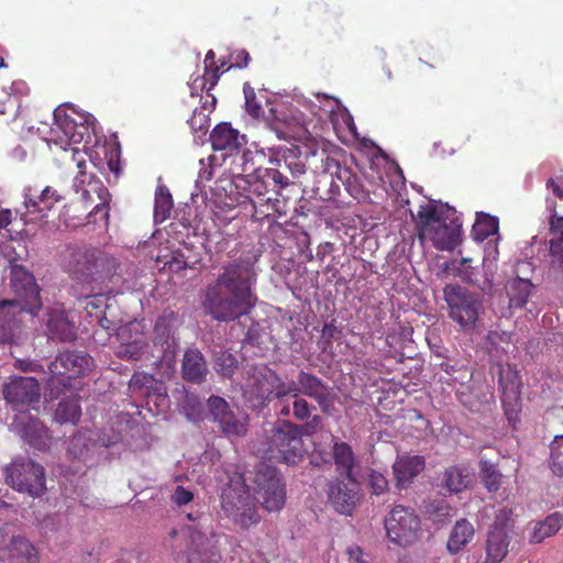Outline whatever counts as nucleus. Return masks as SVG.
Returning a JSON list of instances; mask_svg holds the SVG:
<instances>
[{
  "label": "nucleus",
  "instance_id": "obj_1",
  "mask_svg": "<svg viewBox=\"0 0 563 563\" xmlns=\"http://www.w3.org/2000/svg\"><path fill=\"white\" fill-rule=\"evenodd\" d=\"M255 260L240 257L223 266L222 273L203 290V311L219 322L234 321L250 313L256 303Z\"/></svg>",
  "mask_w": 563,
  "mask_h": 563
},
{
  "label": "nucleus",
  "instance_id": "obj_2",
  "mask_svg": "<svg viewBox=\"0 0 563 563\" xmlns=\"http://www.w3.org/2000/svg\"><path fill=\"white\" fill-rule=\"evenodd\" d=\"M420 239L429 240L438 250H452L460 241L461 222L455 209L430 201L419 207Z\"/></svg>",
  "mask_w": 563,
  "mask_h": 563
},
{
  "label": "nucleus",
  "instance_id": "obj_3",
  "mask_svg": "<svg viewBox=\"0 0 563 563\" xmlns=\"http://www.w3.org/2000/svg\"><path fill=\"white\" fill-rule=\"evenodd\" d=\"M66 269L74 278L89 283L119 276L121 264L104 251L77 247L69 251Z\"/></svg>",
  "mask_w": 563,
  "mask_h": 563
},
{
  "label": "nucleus",
  "instance_id": "obj_4",
  "mask_svg": "<svg viewBox=\"0 0 563 563\" xmlns=\"http://www.w3.org/2000/svg\"><path fill=\"white\" fill-rule=\"evenodd\" d=\"M52 139L67 152V146L81 143L95 132V119L89 113H78L73 106H60L54 111Z\"/></svg>",
  "mask_w": 563,
  "mask_h": 563
},
{
  "label": "nucleus",
  "instance_id": "obj_5",
  "mask_svg": "<svg viewBox=\"0 0 563 563\" xmlns=\"http://www.w3.org/2000/svg\"><path fill=\"white\" fill-rule=\"evenodd\" d=\"M266 432L271 457L289 465H295L303 459L305 448L300 426L289 420H278Z\"/></svg>",
  "mask_w": 563,
  "mask_h": 563
},
{
  "label": "nucleus",
  "instance_id": "obj_6",
  "mask_svg": "<svg viewBox=\"0 0 563 563\" xmlns=\"http://www.w3.org/2000/svg\"><path fill=\"white\" fill-rule=\"evenodd\" d=\"M196 525L187 528L189 534L188 560L190 563H218L220 554L217 550V541L210 518L203 515H187Z\"/></svg>",
  "mask_w": 563,
  "mask_h": 563
},
{
  "label": "nucleus",
  "instance_id": "obj_7",
  "mask_svg": "<svg viewBox=\"0 0 563 563\" xmlns=\"http://www.w3.org/2000/svg\"><path fill=\"white\" fill-rule=\"evenodd\" d=\"M253 489L257 501L267 511L280 510L286 500V487L278 471L265 463L254 473Z\"/></svg>",
  "mask_w": 563,
  "mask_h": 563
},
{
  "label": "nucleus",
  "instance_id": "obj_8",
  "mask_svg": "<svg viewBox=\"0 0 563 563\" xmlns=\"http://www.w3.org/2000/svg\"><path fill=\"white\" fill-rule=\"evenodd\" d=\"M222 509L243 529H249L260 522L254 499L245 487L236 483L235 487H228L222 492Z\"/></svg>",
  "mask_w": 563,
  "mask_h": 563
},
{
  "label": "nucleus",
  "instance_id": "obj_9",
  "mask_svg": "<svg viewBox=\"0 0 563 563\" xmlns=\"http://www.w3.org/2000/svg\"><path fill=\"white\" fill-rule=\"evenodd\" d=\"M45 482L44 467L31 460L18 459L7 467V483L32 497H38L45 492Z\"/></svg>",
  "mask_w": 563,
  "mask_h": 563
},
{
  "label": "nucleus",
  "instance_id": "obj_10",
  "mask_svg": "<svg viewBox=\"0 0 563 563\" xmlns=\"http://www.w3.org/2000/svg\"><path fill=\"white\" fill-rule=\"evenodd\" d=\"M10 287L15 295L11 300H3L0 307L16 305L21 310L35 314L41 308L40 290L34 276L21 265L10 266Z\"/></svg>",
  "mask_w": 563,
  "mask_h": 563
},
{
  "label": "nucleus",
  "instance_id": "obj_11",
  "mask_svg": "<svg viewBox=\"0 0 563 563\" xmlns=\"http://www.w3.org/2000/svg\"><path fill=\"white\" fill-rule=\"evenodd\" d=\"M385 529L391 542L404 547L416 542L421 533L418 516L400 505L394 507L386 517Z\"/></svg>",
  "mask_w": 563,
  "mask_h": 563
},
{
  "label": "nucleus",
  "instance_id": "obj_12",
  "mask_svg": "<svg viewBox=\"0 0 563 563\" xmlns=\"http://www.w3.org/2000/svg\"><path fill=\"white\" fill-rule=\"evenodd\" d=\"M273 373L266 365H254L246 371L242 391L251 408L262 409L271 401Z\"/></svg>",
  "mask_w": 563,
  "mask_h": 563
},
{
  "label": "nucleus",
  "instance_id": "obj_13",
  "mask_svg": "<svg viewBox=\"0 0 563 563\" xmlns=\"http://www.w3.org/2000/svg\"><path fill=\"white\" fill-rule=\"evenodd\" d=\"M499 388L501 391V404L505 415L514 428L519 419L521 410V387L522 382L519 372L515 366H500L498 371Z\"/></svg>",
  "mask_w": 563,
  "mask_h": 563
},
{
  "label": "nucleus",
  "instance_id": "obj_14",
  "mask_svg": "<svg viewBox=\"0 0 563 563\" xmlns=\"http://www.w3.org/2000/svg\"><path fill=\"white\" fill-rule=\"evenodd\" d=\"M177 318L174 312H164L157 318L154 327L153 344L162 361L172 363L179 350L175 338Z\"/></svg>",
  "mask_w": 563,
  "mask_h": 563
},
{
  "label": "nucleus",
  "instance_id": "obj_15",
  "mask_svg": "<svg viewBox=\"0 0 563 563\" xmlns=\"http://www.w3.org/2000/svg\"><path fill=\"white\" fill-rule=\"evenodd\" d=\"M2 391L5 401L15 410L37 402L41 397L40 385L34 377H11Z\"/></svg>",
  "mask_w": 563,
  "mask_h": 563
},
{
  "label": "nucleus",
  "instance_id": "obj_16",
  "mask_svg": "<svg viewBox=\"0 0 563 563\" xmlns=\"http://www.w3.org/2000/svg\"><path fill=\"white\" fill-rule=\"evenodd\" d=\"M92 364V358L85 352H60L48 366L49 373L53 376L51 383H54V377L74 378L84 376L90 372Z\"/></svg>",
  "mask_w": 563,
  "mask_h": 563
},
{
  "label": "nucleus",
  "instance_id": "obj_17",
  "mask_svg": "<svg viewBox=\"0 0 563 563\" xmlns=\"http://www.w3.org/2000/svg\"><path fill=\"white\" fill-rule=\"evenodd\" d=\"M444 299L450 308V317L466 327L477 319V308L467 292L457 285H446L443 288Z\"/></svg>",
  "mask_w": 563,
  "mask_h": 563
},
{
  "label": "nucleus",
  "instance_id": "obj_18",
  "mask_svg": "<svg viewBox=\"0 0 563 563\" xmlns=\"http://www.w3.org/2000/svg\"><path fill=\"white\" fill-rule=\"evenodd\" d=\"M517 515L511 504H507L495 514V563L501 561L508 553L510 540L517 536Z\"/></svg>",
  "mask_w": 563,
  "mask_h": 563
},
{
  "label": "nucleus",
  "instance_id": "obj_19",
  "mask_svg": "<svg viewBox=\"0 0 563 563\" xmlns=\"http://www.w3.org/2000/svg\"><path fill=\"white\" fill-rule=\"evenodd\" d=\"M11 429L37 450H45L49 445L48 430L38 419L33 418L26 411L14 416Z\"/></svg>",
  "mask_w": 563,
  "mask_h": 563
},
{
  "label": "nucleus",
  "instance_id": "obj_20",
  "mask_svg": "<svg viewBox=\"0 0 563 563\" xmlns=\"http://www.w3.org/2000/svg\"><path fill=\"white\" fill-rule=\"evenodd\" d=\"M296 384L299 395L302 394L314 399L323 412L328 413L333 407L334 395L331 388L316 375L300 371L297 375Z\"/></svg>",
  "mask_w": 563,
  "mask_h": 563
},
{
  "label": "nucleus",
  "instance_id": "obj_21",
  "mask_svg": "<svg viewBox=\"0 0 563 563\" xmlns=\"http://www.w3.org/2000/svg\"><path fill=\"white\" fill-rule=\"evenodd\" d=\"M210 142L214 152H221L222 161L238 154L245 144V136L229 123L218 124L210 134Z\"/></svg>",
  "mask_w": 563,
  "mask_h": 563
},
{
  "label": "nucleus",
  "instance_id": "obj_22",
  "mask_svg": "<svg viewBox=\"0 0 563 563\" xmlns=\"http://www.w3.org/2000/svg\"><path fill=\"white\" fill-rule=\"evenodd\" d=\"M328 495L336 511L350 515L358 500L357 478L353 483L335 479L329 485Z\"/></svg>",
  "mask_w": 563,
  "mask_h": 563
},
{
  "label": "nucleus",
  "instance_id": "obj_23",
  "mask_svg": "<svg viewBox=\"0 0 563 563\" xmlns=\"http://www.w3.org/2000/svg\"><path fill=\"white\" fill-rule=\"evenodd\" d=\"M67 455L74 461L92 465L98 456V443L91 431H78L67 445Z\"/></svg>",
  "mask_w": 563,
  "mask_h": 563
},
{
  "label": "nucleus",
  "instance_id": "obj_24",
  "mask_svg": "<svg viewBox=\"0 0 563 563\" xmlns=\"http://www.w3.org/2000/svg\"><path fill=\"white\" fill-rule=\"evenodd\" d=\"M63 198V195H60L56 189L49 186L45 187L38 196L25 194V217L34 214L35 217L30 218V220L45 218L47 216V212L54 207V205L60 201Z\"/></svg>",
  "mask_w": 563,
  "mask_h": 563
},
{
  "label": "nucleus",
  "instance_id": "obj_25",
  "mask_svg": "<svg viewBox=\"0 0 563 563\" xmlns=\"http://www.w3.org/2000/svg\"><path fill=\"white\" fill-rule=\"evenodd\" d=\"M426 461L422 455H398L393 464V472L397 481V486L404 488L423 471Z\"/></svg>",
  "mask_w": 563,
  "mask_h": 563
},
{
  "label": "nucleus",
  "instance_id": "obj_26",
  "mask_svg": "<svg viewBox=\"0 0 563 563\" xmlns=\"http://www.w3.org/2000/svg\"><path fill=\"white\" fill-rule=\"evenodd\" d=\"M332 455L336 472L346 481L353 483L356 473L357 461L352 448L345 442L335 441L332 448Z\"/></svg>",
  "mask_w": 563,
  "mask_h": 563
},
{
  "label": "nucleus",
  "instance_id": "obj_27",
  "mask_svg": "<svg viewBox=\"0 0 563 563\" xmlns=\"http://www.w3.org/2000/svg\"><path fill=\"white\" fill-rule=\"evenodd\" d=\"M181 372L184 379L194 384H200L206 379L208 367L199 350L191 349L185 352Z\"/></svg>",
  "mask_w": 563,
  "mask_h": 563
},
{
  "label": "nucleus",
  "instance_id": "obj_28",
  "mask_svg": "<svg viewBox=\"0 0 563 563\" xmlns=\"http://www.w3.org/2000/svg\"><path fill=\"white\" fill-rule=\"evenodd\" d=\"M47 330L51 339L59 341H73L76 339V328L73 322L68 320L64 311L59 309H52L48 312Z\"/></svg>",
  "mask_w": 563,
  "mask_h": 563
},
{
  "label": "nucleus",
  "instance_id": "obj_29",
  "mask_svg": "<svg viewBox=\"0 0 563 563\" xmlns=\"http://www.w3.org/2000/svg\"><path fill=\"white\" fill-rule=\"evenodd\" d=\"M563 527V515L553 512L543 520L536 521L529 536L531 544L543 542L547 538L555 536Z\"/></svg>",
  "mask_w": 563,
  "mask_h": 563
},
{
  "label": "nucleus",
  "instance_id": "obj_30",
  "mask_svg": "<svg viewBox=\"0 0 563 563\" xmlns=\"http://www.w3.org/2000/svg\"><path fill=\"white\" fill-rule=\"evenodd\" d=\"M474 528L466 519L455 522L446 543L448 551L452 554L459 553L472 540Z\"/></svg>",
  "mask_w": 563,
  "mask_h": 563
},
{
  "label": "nucleus",
  "instance_id": "obj_31",
  "mask_svg": "<svg viewBox=\"0 0 563 563\" xmlns=\"http://www.w3.org/2000/svg\"><path fill=\"white\" fill-rule=\"evenodd\" d=\"M533 289V285L529 278L516 277L506 285L507 296L509 298L510 308L523 307Z\"/></svg>",
  "mask_w": 563,
  "mask_h": 563
},
{
  "label": "nucleus",
  "instance_id": "obj_32",
  "mask_svg": "<svg viewBox=\"0 0 563 563\" xmlns=\"http://www.w3.org/2000/svg\"><path fill=\"white\" fill-rule=\"evenodd\" d=\"M550 228L553 232H560V236L551 241V266L554 271L563 273V217L553 214L550 220Z\"/></svg>",
  "mask_w": 563,
  "mask_h": 563
},
{
  "label": "nucleus",
  "instance_id": "obj_33",
  "mask_svg": "<svg viewBox=\"0 0 563 563\" xmlns=\"http://www.w3.org/2000/svg\"><path fill=\"white\" fill-rule=\"evenodd\" d=\"M71 159L76 163L78 174L74 178L73 188L76 194H80V199L86 201L90 198L89 190L85 188V185H90V176H88L84 168L86 167L85 155L77 148L70 147Z\"/></svg>",
  "mask_w": 563,
  "mask_h": 563
},
{
  "label": "nucleus",
  "instance_id": "obj_34",
  "mask_svg": "<svg viewBox=\"0 0 563 563\" xmlns=\"http://www.w3.org/2000/svg\"><path fill=\"white\" fill-rule=\"evenodd\" d=\"M173 206V198L168 188L158 186L155 192L154 221L156 223L164 222L169 217Z\"/></svg>",
  "mask_w": 563,
  "mask_h": 563
},
{
  "label": "nucleus",
  "instance_id": "obj_35",
  "mask_svg": "<svg viewBox=\"0 0 563 563\" xmlns=\"http://www.w3.org/2000/svg\"><path fill=\"white\" fill-rule=\"evenodd\" d=\"M548 467L554 476L563 478V434L555 435L549 444Z\"/></svg>",
  "mask_w": 563,
  "mask_h": 563
},
{
  "label": "nucleus",
  "instance_id": "obj_36",
  "mask_svg": "<svg viewBox=\"0 0 563 563\" xmlns=\"http://www.w3.org/2000/svg\"><path fill=\"white\" fill-rule=\"evenodd\" d=\"M81 415V408L76 398L63 399L55 411V420L59 423H76Z\"/></svg>",
  "mask_w": 563,
  "mask_h": 563
},
{
  "label": "nucleus",
  "instance_id": "obj_37",
  "mask_svg": "<svg viewBox=\"0 0 563 563\" xmlns=\"http://www.w3.org/2000/svg\"><path fill=\"white\" fill-rule=\"evenodd\" d=\"M256 178L265 185H273L275 188L283 189L290 185L289 176L283 170V167H268L256 170Z\"/></svg>",
  "mask_w": 563,
  "mask_h": 563
},
{
  "label": "nucleus",
  "instance_id": "obj_38",
  "mask_svg": "<svg viewBox=\"0 0 563 563\" xmlns=\"http://www.w3.org/2000/svg\"><path fill=\"white\" fill-rule=\"evenodd\" d=\"M221 431L229 438L243 437L246 434V418L243 415L229 413L220 423Z\"/></svg>",
  "mask_w": 563,
  "mask_h": 563
},
{
  "label": "nucleus",
  "instance_id": "obj_39",
  "mask_svg": "<svg viewBox=\"0 0 563 563\" xmlns=\"http://www.w3.org/2000/svg\"><path fill=\"white\" fill-rule=\"evenodd\" d=\"M470 475L459 466L449 467L444 473L443 484L451 493H459L467 487Z\"/></svg>",
  "mask_w": 563,
  "mask_h": 563
},
{
  "label": "nucleus",
  "instance_id": "obj_40",
  "mask_svg": "<svg viewBox=\"0 0 563 563\" xmlns=\"http://www.w3.org/2000/svg\"><path fill=\"white\" fill-rule=\"evenodd\" d=\"M115 333L119 343H130L134 340L145 341L144 325L136 320L120 325Z\"/></svg>",
  "mask_w": 563,
  "mask_h": 563
},
{
  "label": "nucleus",
  "instance_id": "obj_41",
  "mask_svg": "<svg viewBox=\"0 0 563 563\" xmlns=\"http://www.w3.org/2000/svg\"><path fill=\"white\" fill-rule=\"evenodd\" d=\"M271 387V398L274 397L277 400H284L286 397L294 398L299 395L296 382H285L275 372L273 373Z\"/></svg>",
  "mask_w": 563,
  "mask_h": 563
},
{
  "label": "nucleus",
  "instance_id": "obj_42",
  "mask_svg": "<svg viewBox=\"0 0 563 563\" xmlns=\"http://www.w3.org/2000/svg\"><path fill=\"white\" fill-rule=\"evenodd\" d=\"M471 234L476 242L485 241L493 234V217L489 213L476 212V220Z\"/></svg>",
  "mask_w": 563,
  "mask_h": 563
},
{
  "label": "nucleus",
  "instance_id": "obj_43",
  "mask_svg": "<svg viewBox=\"0 0 563 563\" xmlns=\"http://www.w3.org/2000/svg\"><path fill=\"white\" fill-rule=\"evenodd\" d=\"M9 551L11 556L23 559L27 563H34L35 553L33 545L23 537H13Z\"/></svg>",
  "mask_w": 563,
  "mask_h": 563
},
{
  "label": "nucleus",
  "instance_id": "obj_44",
  "mask_svg": "<svg viewBox=\"0 0 563 563\" xmlns=\"http://www.w3.org/2000/svg\"><path fill=\"white\" fill-rule=\"evenodd\" d=\"M146 341L134 340L130 343H119L115 347V355L124 360H139L145 352Z\"/></svg>",
  "mask_w": 563,
  "mask_h": 563
},
{
  "label": "nucleus",
  "instance_id": "obj_45",
  "mask_svg": "<svg viewBox=\"0 0 563 563\" xmlns=\"http://www.w3.org/2000/svg\"><path fill=\"white\" fill-rule=\"evenodd\" d=\"M236 366L238 360L231 353L220 352L216 356L214 368L220 375L224 377H231Z\"/></svg>",
  "mask_w": 563,
  "mask_h": 563
},
{
  "label": "nucleus",
  "instance_id": "obj_46",
  "mask_svg": "<svg viewBox=\"0 0 563 563\" xmlns=\"http://www.w3.org/2000/svg\"><path fill=\"white\" fill-rule=\"evenodd\" d=\"M271 163L278 166L287 168L288 174L292 178L300 177L306 173V165L295 156L284 157V158H274L271 159Z\"/></svg>",
  "mask_w": 563,
  "mask_h": 563
},
{
  "label": "nucleus",
  "instance_id": "obj_47",
  "mask_svg": "<svg viewBox=\"0 0 563 563\" xmlns=\"http://www.w3.org/2000/svg\"><path fill=\"white\" fill-rule=\"evenodd\" d=\"M208 408L213 421L220 423L229 413L232 412L229 404L221 397L211 396L208 399Z\"/></svg>",
  "mask_w": 563,
  "mask_h": 563
},
{
  "label": "nucleus",
  "instance_id": "obj_48",
  "mask_svg": "<svg viewBox=\"0 0 563 563\" xmlns=\"http://www.w3.org/2000/svg\"><path fill=\"white\" fill-rule=\"evenodd\" d=\"M243 92L245 98V110L246 112L253 117L258 118L262 114V106L261 102L256 99V93L254 88L251 87L249 82L243 85Z\"/></svg>",
  "mask_w": 563,
  "mask_h": 563
},
{
  "label": "nucleus",
  "instance_id": "obj_49",
  "mask_svg": "<svg viewBox=\"0 0 563 563\" xmlns=\"http://www.w3.org/2000/svg\"><path fill=\"white\" fill-rule=\"evenodd\" d=\"M340 333L338 328L332 323H325L321 331V336L318 341V346L322 352H329L332 347V341Z\"/></svg>",
  "mask_w": 563,
  "mask_h": 563
},
{
  "label": "nucleus",
  "instance_id": "obj_50",
  "mask_svg": "<svg viewBox=\"0 0 563 563\" xmlns=\"http://www.w3.org/2000/svg\"><path fill=\"white\" fill-rule=\"evenodd\" d=\"M311 415V406L309 402L298 396L294 397L292 401V417L298 421L307 420Z\"/></svg>",
  "mask_w": 563,
  "mask_h": 563
},
{
  "label": "nucleus",
  "instance_id": "obj_51",
  "mask_svg": "<svg viewBox=\"0 0 563 563\" xmlns=\"http://www.w3.org/2000/svg\"><path fill=\"white\" fill-rule=\"evenodd\" d=\"M368 485L373 494L380 495L387 490L388 481L382 473L372 471L368 475Z\"/></svg>",
  "mask_w": 563,
  "mask_h": 563
},
{
  "label": "nucleus",
  "instance_id": "obj_52",
  "mask_svg": "<svg viewBox=\"0 0 563 563\" xmlns=\"http://www.w3.org/2000/svg\"><path fill=\"white\" fill-rule=\"evenodd\" d=\"M121 434L113 429L103 430L99 435L98 439H96V442L98 443V451L101 448H110L112 445H115L121 441Z\"/></svg>",
  "mask_w": 563,
  "mask_h": 563
},
{
  "label": "nucleus",
  "instance_id": "obj_53",
  "mask_svg": "<svg viewBox=\"0 0 563 563\" xmlns=\"http://www.w3.org/2000/svg\"><path fill=\"white\" fill-rule=\"evenodd\" d=\"M350 563H371L369 554L363 552L357 545H352L346 550Z\"/></svg>",
  "mask_w": 563,
  "mask_h": 563
},
{
  "label": "nucleus",
  "instance_id": "obj_54",
  "mask_svg": "<svg viewBox=\"0 0 563 563\" xmlns=\"http://www.w3.org/2000/svg\"><path fill=\"white\" fill-rule=\"evenodd\" d=\"M173 501L178 506H184L189 504L194 499L192 492L184 488L183 486H177L172 496Z\"/></svg>",
  "mask_w": 563,
  "mask_h": 563
},
{
  "label": "nucleus",
  "instance_id": "obj_55",
  "mask_svg": "<svg viewBox=\"0 0 563 563\" xmlns=\"http://www.w3.org/2000/svg\"><path fill=\"white\" fill-rule=\"evenodd\" d=\"M481 471L484 474L485 486L490 492L493 488V463L484 455L481 457Z\"/></svg>",
  "mask_w": 563,
  "mask_h": 563
},
{
  "label": "nucleus",
  "instance_id": "obj_56",
  "mask_svg": "<svg viewBox=\"0 0 563 563\" xmlns=\"http://www.w3.org/2000/svg\"><path fill=\"white\" fill-rule=\"evenodd\" d=\"M239 164L242 166V172L244 173H254L256 175V170L258 168L254 167L253 153L251 151H244L242 155L238 157Z\"/></svg>",
  "mask_w": 563,
  "mask_h": 563
},
{
  "label": "nucleus",
  "instance_id": "obj_57",
  "mask_svg": "<svg viewBox=\"0 0 563 563\" xmlns=\"http://www.w3.org/2000/svg\"><path fill=\"white\" fill-rule=\"evenodd\" d=\"M545 186L555 197L563 199V177L549 178Z\"/></svg>",
  "mask_w": 563,
  "mask_h": 563
},
{
  "label": "nucleus",
  "instance_id": "obj_58",
  "mask_svg": "<svg viewBox=\"0 0 563 563\" xmlns=\"http://www.w3.org/2000/svg\"><path fill=\"white\" fill-rule=\"evenodd\" d=\"M153 382V377L144 374H135L132 376L130 380V388H141L146 384H151Z\"/></svg>",
  "mask_w": 563,
  "mask_h": 563
},
{
  "label": "nucleus",
  "instance_id": "obj_59",
  "mask_svg": "<svg viewBox=\"0 0 563 563\" xmlns=\"http://www.w3.org/2000/svg\"><path fill=\"white\" fill-rule=\"evenodd\" d=\"M277 415L279 417H289L292 416V404L290 405L288 400H278L277 404Z\"/></svg>",
  "mask_w": 563,
  "mask_h": 563
},
{
  "label": "nucleus",
  "instance_id": "obj_60",
  "mask_svg": "<svg viewBox=\"0 0 563 563\" xmlns=\"http://www.w3.org/2000/svg\"><path fill=\"white\" fill-rule=\"evenodd\" d=\"M15 367L23 372H36L42 368L41 365H37L31 361L16 360Z\"/></svg>",
  "mask_w": 563,
  "mask_h": 563
},
{
  "label": "nucleus",
  "instance_id": "obj_61",
  "mask_svg": "<svg viewBox=\"0 0 563 563\" xmlns=\"http://www.w3.org/2000/svg\"><path fill=\"white\" fill-rule=\"evenodd\" d=\"M321 422V417L320 416H313L312 419L307 422L303 427H300L301 428V435L302 434H312L316 432V428L318 424H320Z\"/></svg>",
  "mask_w": 563,
  "mask_h": 563
},
{
  "label": "nucleus",
  "instance_id": "obj_62",
  "mask_svg": "<svg viewBox=\"0 0 563 563\" xmlns=\"http://www.w3.org/2000/svg\"><path fill=\"white\" fill-rule=\"evenodd\" d=\"M250 60V55L246 51H240L235 57V66L242 68L246 67Z\"/></svg>",
  "mask_w": 563,
  "mask_h": 563
},
{
  "label": "nucleus",
  "instance_id": "obj_63",
  "mask_svg": "<svg viewBox=\"0 0 563 563\" xmlns=\"http://www.w3.org/2000/svg\"><path fill=\"white\" fill-rule=\"evenodd\" d=\"M99 325L103 329V330H107L108 331V334H111L112 331H115L117 332V329L115 328V324L112 320L108 319L106 316L101 317L99 319Z\"/></svg>",
  "mask_w": 563,
  "mask_h": 563
},
{
  "label": "nucleus",
  "instance_id": "obj_64",
  "mask_svg": "<svg viewBox=\"0 0 563 563\" xmlns=\"http://www.w3.org/2000/svg\"><path fill=\"white\" fill-rule=\"evenodd\" d=\"M12 221V213L9 209L0 211V229L7 228Z\"/></svg>",
  "mask_w": 563,
  "mask_h": 563
}]
</instances>
